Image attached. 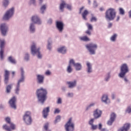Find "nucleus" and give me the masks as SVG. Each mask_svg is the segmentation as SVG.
I'll return each mask as SVG.
<instances>
[{
    "label": "nucleus",
    "instance_id": "2",
    "mask_svg": "<svg viewBox=\"0 0 131 131\" xmlns=\"http://www.w3.org/2000/svg\"><path fill=\"white\" fill-rule=\"evenodd\" d=\"M20 78L17 81L16 86L14 90L15 94L16 95H19L20 93V89L21 86V82H24L25 81V71H24V68H20Z\"/></svg>",
    "mask_w": 131,
    "mask_h": 131
},
{
    "label": "nucleus",
    "instance_id": "35",
    "mask_svg": "<svg viewBox=\"0 0 131 131\" xmlns=\"http://www.w3.org/2000/svg\"><path fill=\"white\" fill-rule=\"evenodd\" d=\"M11 90H12V84H9L6 87V93L10 94L11 93Z\"/></svg>",
    "mask_w": 131,
    "mask_h": 131
},
{
    "label": "nucleus",
    "instance_id": "42",
    "mask_svg": "<svg viewBox=\"0 0 131 131\" xmlns=\"http://www.w3.org/2000/svg\"><path fill=\"white\" fill-rule=\"evenodd\" d=\"M9 4H10L9 0H4L3 2V6L6 8V7H8Z\"/></svg>",
    "mask_w": 131,
    "mask_h": 131
},
{
    "label": "nucleus",
    "instance_id": "17",
    "mask_svg": "<svg viewBox=\"0 0 131 131\" xmlns=\"http://www.w3.org/2000/svg\"><path fill=\"white\" fill-rule=\"evenodd\" d=\"M56 28L59 31V32H62L64 29V24L62 21H56Z\"/></svg>",
    "mask_w": 131,
    "mask_h": 131
},
{
    "label": "nucleus",
    "instance_id": "11",
    "mask_svg": "<svg viewBox=\"0 0 131 131\" xmlns=\"http://www.w3.org/2000/svg\"><path fill=\"white\" fill-rule=\"evenodd\" d=\"M72 119L70 118L69 121L65 125V128L66 131H74V123L72 122Z\"/></svg>",
    "mask_w": 131,
    "mask_h": 131
},
{
    "label": "nucleus",
    "instance_id": "51",
    "mask_svg": "<svg viewBox=\"0 0 131 131\" xmlns=\"http://www.w3.org/2000/svg\"><path fill=\"white\" fill-rule=\"evenodd\" d=\"M44 128L46 130H48V128H49V123H46L44 125Z\"/></svg>",
    "mask_w": 131,
    "mask_h": 131
},
{
    "label": "nucleus",
    "instance_id": "47",
    "mask_svg": "<svg viewBox=\"0 0 131 131\" xmlns=\"http://www.w3.org/2000/svg\"><path fill=\"white\" fill-rule=\"evenodd\" d=\"M126 113H131V106H128L127 109L125 111Z\"/></svg>",
    "mask_w": 131,
    "mask_h": 131
},
{
    "label": "nucleus",
    "instance_id": "29",
    "mask_svg": "<svg viewBox=\"0 0 131 131\" xmlns=\"http://www.w3.org/2000/svg\"><path fill=\"white\" fill-rule=\"evenodd\" d=\"M111 78V72H108L106 73V74L104 77V81H105V82H108V81L110 80Z\"/></svg>",
    "mask_w": 131,
    "mask_h": 131
},
{
    "label": "nucleus",
    "instance_id": "57",
    "mask_svg": "<svg viewBox=\"0 0 131 131\" xmlns=\"http://www.w3.org/2000/svg\"><path fill=\"white\" fill-rule=\"evenodd\" d=\"M52 23H53V19H52V18H49L48 20V24H49V25H51Z\"/></svg>",
    "mask_w": 131,
    "mask_h": 131
},
{
    "label": "nucleus",
    "instance_id": "14",
    "mask_svg": "<svg viewBox=\"0 0 131 131\" xmlns=\"http://www.w3.org/2000/svg\"><path fill=\"white\" fill-rule=\"evenodd\" d=\"M72 63L76 71H80V70H82V65H81V63L79 62L76 63L75 60L73 59H72Z\"/></svg>",
    "mask_w": 131,
    "mask_h": 131
},
{
    "label": "nucleus",
    "instance_id": "16",
    "mask_svg": "<svg viewBox=\"0 0 131 131\" xmlns=\"http://www.w3.org/2000/svg\"><path fill=\"white\" fill-rule=\"evenodd\" d=\"M36 81L38 84H43L45 82V76L43 75H36Z\"/></svg>",
    "mask_w": 131,
    "mask_h": 131
},
{
    "label": "nucleus",
    "instance_id": "5",
    "mask_svg": "<svg viewBox=\"0 0 131 131\" xmlns=\"http://www.w3.org/2000/svg\"><path fill=\"white\" fill-rule=\"evenodd\" d=\"M31 54L33 56H37L38 59H42V54L40 53V49L36 48L35 45H33L31 46Z\"/></svg>",
    "mask_w": 131,
    "mask_h": 131
},
{
    "label": "nucleus",
    "instance_id": "36",
    "mask_svg": "<svg viewBox=\"0 0 131 131\" xmlns=\"http://www.w3.org/2000/svg\"><path fill=\"white\" fill-rule=\"evenodd\" d=\"M80 39L82 41H90V38L86 36L80 37Z\"/></svg>",
    "mask_w": 131,
    "mask_h": 131
},
{
    "label": "nucleus",
    "instance_id": "44",
    "mask_svg": "<svg viewBox=\"0 0 131 131\" xmlns=\"http://www.w3.org/2000/svg\"><path fill=\"white\" fill-rule=\"evenodd\" d=\"M74 95V94H73V93L69 92L67 95V97H68V98H73Z\"/></svg>",
    "mask_w": 131,
    "mask_h": 131
},
{
    "label": "nucleus",
    "instance_id": "31",
    "mask_svg": "<svg viewBox=\"0 0 131 131\" xmlns=\"http://www.w3.org/2000/svg\"><path fill=\"white\" fill-rule=\"evenodd\" d=\"M89 15V11L86 10H85L83 13H82V18L83 20H88L86 16Z\"/></svg>",
    "mask_w": 131,
    "mask_h": 131
},
{
    "label": "nucleus",
    "instance_id": "52",
    "mask_svg": "<svg viewBox=\"0 0 131 131\" xmlns=\"http://www.w3.org/2000/svg\"><path fill=\"white\" fill-rule=\"evenodd\" d=\"M85 33L87 34L88 35H92V30H88L86 31Z\"/></svg>",
    "mask_w": 131,
    "mask_h": 131
},
{
    "label": "nucleus",
    "instance_id": "49",
    "mask_svg": "<svg viewBox=\"0 0 131 131\" xmlns=\"http://www.w3.org/2000/svg\"><path fill=\"white\" fill-rule=\"evenodd\" d=\"M60 112H61V111L60 110H59V108H56L54 111V114H59V113H60Z\"/></svg>",
    "mask_w": 131,
    "mask_h": 131
},
{
    "label": "nucleus",
    "instance_id": "21",
    "mask_svg": "<svg viewBox=\"0 0 131 131\" xmlns=\"http://www.w3.org/2000/svg\"><path fill=\"white\" fill-rule=\"evenodd\" d=\"M50 112V106L45 107L43 108L42 114L43 118H47L49 116V113Z\"/></svg>",
    "mask_w": 131,
    "mask_h": 131
},
{
    "label": "nucleus",
    "instance_id": "50",
    "mask_svg": "<svg viewBox=\"0 0 131 131\" xmlns=\"http://www.w3.org/2000/svg\"><path fill=\"white\" fill-rule=\"evenodd\" d=\"M66 6H67V9L69 11H71V10H72V6H71V5L66 4Z\"/></svg>",
    "mask_w": 131,
    "mask_h": 131
},
{
    "label": "nucleus",
    "instance_id": "33",
    "mask_svg": "<svg viewBox=\"0 0 131 131\" xmlns=\"http://www.w3.org/2000/svg\"><path fill=\"white\" fill-rule=\"evenodd\" d=\"M8 60L12 64H16V63H17L16 59L13 58L12 56H9L8 58Z\"/></svg>",
    "mask_w": 131,
    "mask_h": 131
},
{
    "label": "nucleus",
    "instance_id": "41",
    "mask_svg": "<svg viewBox=\"0 0 131 131\" xmlns=\"http://www.w3.org/2000/svg\"><path fill=\"white\" fill-rule=\"evenodd\" d=\"M119 12L120 15H121L122 16L124 15V14H125V12L124 11V10L122 8H120L119 9Z\"/></svg>",
    "mask_w": 131,
    "mask_h": 131
},
{
    "label": "nucleus",
    "instance_id": "62",
    "mask_svg": "<svg viewBox=\"0 0 131 131\" xmlns=\"http://www.w3.org/2000/svg\"><path fill=\"white\" fill-rule=\"evenodd\" d=\"M83 9H84V7H82L81 8H80L79 12V14H81V11H82Z\"/></svg>",
    "mask_w": 131,
    "mask_h": 131
},
{
    "label": "nucleus",
    "instance_id": "8",
    "mask_svg": "<svg viewBox=\"0 0 131 131\" xmlns=\"http://www.w3.org/2000/svg\"><path fill=\"white\" fill-rule=\"evenodd\" d=\"M14 9L13 7L7 10L3 16V20H5V21H9V20H10V19H11V18L14 16Z\"/></svg>",
    "mask_w": 131,
    "mask_h": 131
},
{
    "label": "nucleus",
    "instance_id": "58",
    "mask_svg": "<svg viewBox=\"0 0 131 131\" xmlns=\"http://www.w3.org/2000/svg\"><path fill=\"white\" fill-rule=\"evenodd\" d=\"M93 6L94 8H97V7H98V3H97V2L96 1H94Z\"/></svg>",
    "mask_w": 131,
    "mask_h": 131
},
{
    "label": "nucleus",
    "instance_id": "59",
    "mask_svg": "<svg viewBox=\"0 0 131 131\" xmlns=\"http://www.w3.org/2000/svg\"><path fill=\"white\" fill-rule=\"evenodd\" d=\"M61 90L62 92H66V91H67V88L65 86H63L61 87Z\"/></svg>",
    "mask_w": 131,
    "mask_h": 131
},
{
    "label": "nucleus",
    "instance_id": "10",
    "mask_svg": "<svg viewBox=\"0 0 131 131\" xmlns=\"http://www.w3.org/2000/svg\"><path fill=\"white\" fill-rule=\"evenodd\" d=\"M0 31L3 36H6L9 31V26L6 23H3L0 25Z\"/></svg>",
    "mask_w": 131,
    "mask_h": 131
},
{
    "label": "nucleus",
    "instance_id": "64",
    "mask_svg": "<svg viewBox=\"0 0 131 131\" xmlns=\"http://www.w3.org/2000/svg\"><path fill=\"white\" fill-rule=\"evenodd\" d=\"M128 14L129 18H131V10L129 11Z\"/></svg>",
    "mask_w": 131,
    "mask_h": 131
},
{
    "label": "nucleus",
    "instance_id": "32",
    "mask_svg": "<svg viewBox=\"0 0 131 131\" xmlns=\"http://www.w3.org/2000/svg\"><path fill=\"white\" fill-rule=\"evenodd\" d=\"M52 45H53V41H52V39H49L48 41V46H47V49L49 51H51V50H52Z\"/></svg>",
    "mask_w": 131,
    "mask_h": 131
},
{
    "label": "nucleus",
    "instance_id": "7",
    "mask_svg": "<svg viewBox=\"0 0 131 131\" xmlns=\"http://www.w3.org/2000/svg\"><path fill=\"white\" fill-rule=\"evenodd\" d=\"M85 48L89 51L90 55H96V51L98 49V45L94 42L85 45Z\"/></svg>",
    "mask_w": 131,
    "mask_h": 131
},
{
    "label": "nucleus",
    "instance_id": "28",
    "mask_svg": "<svg viewBox=\"0 0 131 131\" xmlns=\"http://www.w3.org/2000/svg\"><path fill=\"white\" fill-rule=\"evenodd\" d=\"M57 51L58 52V53H60V54H66L67 50L66 49V47L63 46L58 48Z\"/></svg>",
    "mask_w": 131,
    "mask_h": 131
},
{
    "label": "nucleus",
    "instance_id": "43",
    "mask_svg": "<svg viewBox=\"0 0 131 131\" xmlns=\"http://www.w3.org/2000/svg\"><path fill=\"white\" fill-rule=\"evenodd\" d=\"M92 15V18L91 19H90V21L91 22H97L98 19H97V17L93 16V14H91Z\"/></svg>",
    "mask_w": 131,
    "mask_h": 131
},
{
    "label": "nucleus",
    "instance_id": "45",
    "mask_svg": "<svg viewBox=\"0 0 131 131\" xmlns=\"http://www.w3.org/2000/svg\"><path fill=\"white\" fill-rule=\"evenodd\" d=\"M89 30H93V26L90 24H86Z\"/></svg>",
    "mask_w": 131,
    "mask_h": 131
},
{
    "label": "nucleus",
    "instance_id": "13",
    "mask_svg": "<svg viewBox=\"0 0 131 131\" xmlns=\"http://www.w3.org/2000/svg\"><path fill=\"white\" fill-rule=\"evenodd\" d=\"M31 20L32 22V23H34V24L41 25V23H42V21H41V19H40L39 16L36 14L33 15Z\"/></svg>",
    "mask_w": 131,
    "mask_h": 131
},
{
    "label": "nucleus",
    "instance_id": "39",
    "mask_svg": "<svg viewBox=\"0 0 131 131\" xmlns=\"http://www.w3.org/2000/svg\"><path fill=\"white\" fill-rule=\"evenodd\" d=\"M95 106V103H91L90 104V105H88L86 107L85 111H88V110H90L92 107H94Z\"/></svg>",
    "mask_w": 131,
    "mask_h": 131
},
{
    "label": "nucleus",
    "instance_id": "20",
    "mask_svg": "<svg viewBox=\"0 0 131 131\" xmlns=\"http://www.w3.org/2000/svg\"><path fill=\"white\" fill-rule=\"evenodd\" d=\"M116 118V114L114 113H112L111 114V117L110 120L107 121L108 125H112L114 121H115V119Z\"/></svg>",
    "mask_w": 131,
    "mask_h": 131
},
{
    "label": "nucleus",
    "instance_id": "34",
    "mask_svg": "<svg viewBox=\"0 0 131 131\" xmlns=\"http://www.w3.org/2000/svg\"><path fill=\"white\" fill-rule=\"evenodd\" d=\"M65 6H66V3L62 1L59 6V9L60 10L61 12H63L64 11Z\"/></svg>",
    "mask_w": 131,
    "mask_h": 131
},
{
    "label": "nucleus",
    "instance_id": "24",
    "mask_svg": "<svg viewBox=\"0 0 131 131\" xmlns=\"http://www.w3.org/2000/svg\"><path fill=\"white\" fill-rule=\"evenodd\" d=\"M9 76H10V72L8 70H5L4 74V82L6 84H8Z\"/></svg>",
    "mask_w": 131,
    "mask_h": 131
},
{
    "label": "nucleus",
    "instance_id": "53",
    "mask_svg": "<svg viewBox=\"0 0 131 131\" xmlns=\"http://www.w3.org/2000/svg\"><path fill=\"white\" fill-rule=\"evenodd\" d=\"M30 3L32 5H34V6H35V5L36 4V0H30Z\"/></svg>",
    "mask_w": 131,
    "mask_h": 131
},
{
    "label": "nucleus",
    "instance_id": "25",
    "mask_svg": "<svg viewBox=\"0 0 131 131\" xmlns=\"http://www.w3.org/2000/svg\"><path fill=\"white\" fill-rule=\"evenodd\" d=\"M86 67H87V73L90 74L93 72V66H92V63L91 62L88 61L86 63Z\"/></svg>",
    "mask_w": 131,
    "mask_h": 131
},
{
    "label": "nucleus",
    "instance_id": "1",
    "mask_svg": "<svg viewBox=\"0 0 131 131\" xmlns=\"http://www.w3.org/2000/svg\"><path fill=\"white\" fill-rule=\"evenodd\" d=\"M47 95L48 90L47 89L42 88L37 89L36 92V96L38 103H40L41 105H43L46 101H47V99H48V97H47Z\"/></svg>",
    "mask_w": 131,
    "mask_h": 131
},
{
    "label": "nucleus",
    "instance_id": "18",
    "mask_svg": "<svg viewBox=\"0 0 131 131\" xmlns=\"http://www.w3.org/2000/svg\"><path fill=\"white\" fill-rule=\"evenodd\" d=\"M93 116L94 119H98L101 116H102V111L97 108L93 113Z\"/></svg>",
    "mask_w": 131,
    "mask_h": 131
},
{
    "label": "nucleus",
    "instance_id": "12",
    "mask_svg": "<svg viewBox=\"0 0 131 131\" xmlns=\"http://www.w3.org/2000/svg\"><path fill=\"white\" fill-rule=\"evenodd\" d=\"M16 103H17V97L16 96L12 97L9 101V104L10 106L12 109L16 110L17 109V105H16Z\"/></svg>",
    "mask_w": 131,
    "mask_h": 131
},
{
    "label": "nucleus",
    "instance_id": "6",
    "mask_svg": "<svg viewBox=\"0 0 131 131\" xmlns=\"http://www.w3.org/2000/svg\"><path fill=\"white\" fill-rule=\"evenodd\" d=\"M5 121L7 123L10 125V127L8 126V125L5 124L3 125L4 129H5L7 131H12L16 129V125L15 124L11 122V118L9 117H7L5 118Z\"/></svg>",
    "mask_w": 131,
    "mask_h": 131
},
{
    "label": "nucleus",
    "instance_id": "61",
    "mask_svg": "<svg viewBox=\"0 0 131 131\" xmlns=\"http://www.w3.org/2000/svg\"><path fill=\"white\" fill-rule=\"evenodd\" d=\"M102 126H103V125H102V123H99L98 125L99 129H102Z\"/></svg>",
    "mask_w": 131,
    "mask_h": 131
},
{
    "label": "nucleus",
    "instance_id": "9",
    "mask_svg": "<svg viewBox=\"0 0 131 131\" xmlns=\"http://www.w3.org/2000/svg\"><path fill=\"white\" fill-rule=\"evenodd\" d=\"M23 119L26 124L30 125L32 123V119L31 118V113L30 112H27L25 114Z\"/></svg>",
    "mask_w": 131,
    "mask_h": 131
},
{
    "label": "nucleus",
    "instance_id": "4",
    "mask_svg": "<svg viewBox=\"0 0 131 131\" xmlns=\"http://www.w3.org/2000/svg\"><path fill=\"white\" fill-rule=\"evenodd\" d=\"M120 73L118 74L119 77L120 78H123L125 76L126 73L129 72V70L128 69V66L126 63L122 64L120 67Z\"/></svg>",
    "mask_w": 131,
    "mask_h": 131
},
{
    "label": "nucleus",
    "instance_id": "27",
    "mask_svg": "<svg viewBox=\"0 0 131 131\" xmlns=\"http://www.w3.org/2000/svg\"><path fill=\"white\" fill-rule=\"evenodd\" d=\"M29 29L31 33H34L35 32V24L33 23H30Z\"/></svg>",
    "mask_w": 131,
    "mask_h": 131
},
{
    "label": "nucleus",
    "instance_id": "54",
    "mask_svg": "<svg viewBox=\"0 0 131 131\" xmlns=\"http://www.w3.org/2000/svg\"><path fill=\"white\" fill-rule=\"evenodd\" d=\"M124 81L126 83H130V82L128 79H127V78L124 77Z\"/></svg>",
    "mask_w": 131,
    "mask_h": 131
},
{
    "label": "nucleus",
    "instance_id": "26",
    "mask_svg": "<svg viewBox=\"0 0 131 131\" xmlns=\"http://www.w3.org/2000/svg\"><path fill=\"white\" fill-rule=\"evenodd\" d=\"M72 65H73L72 60L71 59L70 60L69 62V65L67 68V72L68 73H72V71H73V69L72 68V67H71Z\"/></svg>",
    "mask_w": 131,
    "mask_h": 131
},
{
    "label": "nucleus",
    "instance_id": "37",
    "mask_svg": "<svg viewBox=\"0 0 131 131\" xmlns=\"http://www.w3.org/2000/svg\"><path fill=\"white\" fill-rule=\"evenodd\" d=\"M24 59L27 62H28V61H29V60H30V56H29V54H28V53H26L25 54Z\"/></svg>",
    "mask_w": 131,
    "mask_h": 131
},
{
    "label": "nucleus",
    "instance_id": "15",
    "mask_svg": "<svg viewBox=\"0 0 131 131\" xmlns=\"http://www.w3.org/2000/svg\"><path fill=\"white\" fill-rule=\"evenodd\" d=\"M4 47H5V40H0V58L4 60Z\"/></svg>",
    "mask_w": 131,
    "mask_h": 131
},
{
    "label": "nucleus",
    "instance_id": "60",
    "mask_svg": "<svg viewBox=\"0 0 131 131\" xmlns=\"http://www.w3.org/2000/svg\"><path fill=\"white\" fill-rule=\"evenodd\" d=\"M116 97V95L115 93L112 94V100H114Z\"/></svg>",
    "mask_w": 131,
    "mask_h": 131
},
{
    "label": "nucleus",
    "instance_id": "19",
    "mask_svg": "<svg viewBox=\"0 0 131 131\" xmlns=\"http://www.w3.org/2000/svg\"><path fill=\"white\" fill-rule=\"evenodd\" d=\"M67 84L68 85L69 89H74L77 85V80H74L72 81H67Z\"/></svg>",
    "mask_w": 131,
    "mask_h": 131
},
{
    "label": "nucleus",
    "instance_id": "56",
    "mask_svg": "<svg viewBox=\"0 0 131 131\" xmlns=\"http://www.w3.org/2000/svg\"><path fill=\"white\" fill-rule=\"evenodd\" d=\"M45 74L46 75L50 76L51 74H52V73L51 71H50V70H48L46 72Z\"/></svg>",
    "mask_w": 131,
    "mask_h": 131
},
{
    "label": "nucleus",
    "instance_id": "23",
    "mask_svg": "<svg viewBox=\"0 0 131 131\" xmlns=\"http://www.w3.org/2000/svg\"><path fill=\"white\" fill-rule=\"evenodd\" d=\"M101 102L105 104H110V100L108 98V95L104 94L101 97Z\"/></svg>",
    "mask_w": 131,
    "mask_h": 131
},
{
    "label": "nucleus",
    "instance_id": "55",
    "mask_svg": "<svg viewBox=\"0 0 131 131\" xmlns=\"http://www.w3.org/2000/svg\"><path fill=\"white\" fill-rule=\"evenodd\" d=\"M57 104H62V99L58 98L57 101Z\"/></svg>",
    "mask_w": 131,
    "mask_h": 131
},
{
    "label": "nucleus",
    "instance_id": "22",
    "mask_svg": "<svg viewBox=\"0 0 131 131\" xmlns=\"http://www.w3.org/2000/svg\"><path fill=\"white\" fill-rule=\"evenodd\" d=\"M130 127V124L126 123L123 125L122 127H121L120 129H119L118 131H128L129 130V128Z\"/></svg>",
    "mask_w": 131,
    "mask_h": 131
},
{
    "label": "nucleus",
    "instance_id": "40",
    "mask_svg": "<svg viewBox=\"0 0 131 131\" xmlns=\"http://www.w3.org/2000/svg\"><path fill=\"white\" fill-rule=\"evenodd\" d=\"M61 121V116L58 115L54 121V123L56 124L57 122H59Z\"/></svg>",
    "mask_w": 131,
    "mask_h": 131
},
{
    "label": "nucleus",
    "instance_id": "48",
    "mask_svg": "<svg viewBox=\"0 0 131 131\" xmlns=\"http://www.w3.org/2000/svg\"><path fill=\"white\" fill-rule=\"evenodd\" d=\"M94 121H95V119H91L89 122L90 125H94Z\"/></svg>",
    "mask_w": 131,
    "mask_h": 131
},
{
    "label": "nucleus",
    "instance_id": "30",
    "mask_svg": "<svg viewBox=\"0 0 131 131\" xmlns=\"http://www.w3.org/2000/svg\"><path fill=\"white\" fill-rule=\"evenodd\" d=\"M46 10H47V4H44L42 5L40 8V13L42 14V15H43Z\"/></svg>",
    "mask_w": 131,
    "mask_h": 131
},
{
    "label": "nucleus",
    "instance_id": "63",
    "mask_svg": "<svg viewBox=\"0 0 131 131\" xmlns=\"http://www.w3.org/2000/svg\"><path fill=\"white\" fill-rule=\"evenodd\" d=\"M112 25H113L112 23H108V28H111V27H112Z\"/></svg>",
    "mask_w": 131,
    "mask_h": 131
},
{
    "label": "nucleus",
    "instance_id": "38",
    "mask_svg": "<svg viewBox=\"0 0 131 131\" xmlns=\"http://www.w3.org/2000/svg\"><path fill=\"white\" fill-rule=\"evenodd\" d=\"M117 37V34H115L110 38V40L112 41H113L114 42L116 41Z\"/></svg>",
    "mask_w": 131,
    "mask_h": 131
},
{
    "label": "nucleus",
    "instance_id": "46",
    "mask_svg": "<svg viewBox=\"0 0 131 131\" xmlns=\"http://www.w3.org/2000/svg\"><path fill=\"white\" fill-rule=\"evenodd\" d=\"M98 127V126L97 125H91V128L92 129V130H96Z\"/></svg>",
    "mask_w": 131,
    "mask_h": 131
},
{
    "label": "nucleus",
    "instance_id": "3",
    "mask_svg": "<svg viewBox=\"0 0 131 131\" xmlns=\"http://www.w3.org/2000/svg\"><path fill=\"white\" fill-rule=\"evenodd\" d=\"M105 15L106 20L112 21L116 17V10L114 8H110L106 11Z\"/></svg>",
    "mask_w": 131,
    "mask_h": 131
}]
</instances>
